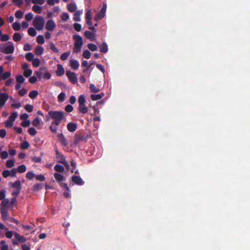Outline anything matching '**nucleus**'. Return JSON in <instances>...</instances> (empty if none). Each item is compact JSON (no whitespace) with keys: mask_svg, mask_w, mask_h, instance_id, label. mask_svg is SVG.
<instances>
[{"mask_svg":"<svg viewBox=\"0 0 250 250\" xmlns=\"http://www.w3.org/2000/svg\"><path fill=\"white\" fill-rule=\"evenodd\" d=\"M32 10L36 13L41 14L42 9L41 6L34 5L32 7Z\"/></svg>","mask_w":250,"mask_h":250,"instance_id":"30","label":"nucleus"},{"mask_svg":"<svg viewBox=\"0 0 250 250\" xmlns=\"http://www.w3.org/2000/svg\"><path fill=\"white\" fill-rule=\"evenodd\" d=\"M15 239L12 240V243L14 245H17L18 243H24L26 241V239L23 236L21 235L17 232L14 233Z\"/></svg>","mask_w":250,"mask_h":250,"instance_id":"5","label":"nucleus"},{"mask_svg":"<svg viewBox=\"0 0 250 250\" xmlns=\"http://www.w3.org/2000/svg\"><path fill=\"white\" fill-rule=\"evenodd\" d=\"M69 18V15L66 12H63L62 13L61 19L64 21H66Z\"/></svg>","mask_w":250,"mask_h":250,"instance_id":"54","label":"nucleus"},{"mask_svg":"<svg viewBox=\"0 0 250 250\" xmlns=\"http://www.w3.org/2000/svg\"><path fill=\"white\" fill-rule=\"evenodd\" d=\"M21 39V36L19 33H15L13 36V39L16 42L20 41Z\"/></svg>","mask_w":250,"mask_h":250,"instance_id":"36","label":"nucleus"},{"mask_svg":"<svg viewBox=\"0 0 250 250\" xmlns=\"http://www.w3.org/2000/svg\"><path fill=\"white\" fill-rule=\"evenodd\" d=\"M9 97L8 95L6 93H0V107H3Z\"/></svg>","mask_w":250,"mask_h":250,"instance_id":"7","label":"nucleus"},{"mask_svg":"<svg viewBox=\"0 0 250 250\" xmlns=\"http://www.w3.org/2000/svg\"><path fill=\"white\" fill-rule=\"evenodd\" d=\"M16 81L17 82V83H22L24 81H25V79L24 78V77H23L22 75H18L17 77H16Z\"/></svg>","mask_w":250,"mask_h":250,"instance_id":"49","label":"nucleus"},{"mask_svg":"<svg viewBox=\"0 0 250 250\" xmlns=\"http://www.w3.org/2000/svg\"><path fill=\"white\" fill-rule=\"evenodd\" d=\"M15 15V17L17 19H20L22 18L23 15V12L19 10L16 12Z\"/></svg>","mask_w":250,"mask_h":250,"instance_id":"48","label":"nucleus"},{"mask_svg":"<svg viewBox=\"0 0 250 250\" xmlns=\"http://www.w3.org/2000/svg\"><path fill=\"white\" fill-rule=\"evenodd\" d=\"M43 185L42 183H37L34 185L33 187V191H38L43 188Z\"/></svg>","mask_w":250,"mask_h":250,"instance_id":"31","label":"nucleus"},{"mask_svg":"<svg viewBox=\"0 0 250 250\" xmlns=\"http://www.w3.org/2000/svg\"><path fill=\"white\" fill-rule=\"evenodd\" d=\"M104 93H102L98 94H91L90 96L91 99L93 101H97L102 98L104 96Z\"/></svg>","mask_w":250,"mask_h":250,"instance_id":"23","label":"nucleus"},{"mask_svg":"<svg viewBox=\"0 0 250 250\" xmlns=\"http://www.w3.org/2000/svg\"><path fill=\"white\" fill-rule=\"evenodd\" d=\"M25 58L28 61H32L34 59V54L31 52L27 53L25 55Z\"/></svg>","mask_w":250,"mask_h":250,"instance_id":"47","label":"nucleus"},{"mask_svg":"<svg viewBox=\"0 0 250 250\" xmlns=\"http://www.w3.org/2000/svg\"><path fill=\"white\" fill-rule=\"evenodd\" d=\"M84 35L86 38L90 39L91 41H93V39L95 37L94 34L89 31H85L84 33Z\"/></svg>","mask_w":250,"mask_h":250,"instance_id":"21","label":"nucleus"},{"mask_svg":"<svg viewBox=\"0 0 250 250\" xmlns=\"http://www.w3.org/2000/svg\"><path fill=\"white\" fill-rule=\"evenodd\" d=\"M89 88H90V91L93 93L98 92L100 90V88L95 86V85L93 83H91L90 84Z\"/></svg>","mask_w":250,"mask_h":250,"instance_id":"35","label":"nucleus"},{"mask_svg":"<svg viewBox=\"0 0 250 250\" xmlns=\"http://www.w3.org/2000/svg\"><path fill=\"white\" fill-rule=\"evenodd\" d=\"M4 124L6 127H11L13 125V122L8 119L5 121Z\"/></svg>","mask_w":250,"mask_h":250,"instance_id":"61","label":"nucleus"},{"mask_svg":"<svg viewBox=\"0 0 250 250\" xmlns=\"http://www.w3.org/2000/svg\"><path fill=\"white\" fill-rule=\"evenodd\" d=\"M65 71L62 65L61 64H57V69L56 71V75L58 76H62L64 74Z\"/></svg>","mask_w":250,"mask_h":250,"instance_id":"14","label":"nucleus"},{"mask_svg":"<svg viewBox=\"0 0 250 250\" xmlns=\"http://www.w3.org/2000/svg\"><path fill=\"white\" fill-rule=\"evenodd\" d=\"M26 170V166L24 165H21L18 167L17 171H18L19 173H23L25 172Z\"/></svg>","mask_w":250,"mask_h":250,"instance_id":"39","label":"nucleus"},{"mask_svg":"<svg viewBox=\"0 0 250 250\" xmlns=\"http://www.w3.org/2000/svg\"><path fill=\"white\" fill-rule=\"evenodd\" d=\"M106 9V4L104 3L102 8L101 9L100 12L97 14L98 15L99 18L103 19L105 16V13Z\"/></svg>","mask_w":250,"mask_h":250,"instance_id":"17","label":"nucleus"},{"mask_svg":"<svg viewBox=\"0 0 250 250\" xmlns=\"http://www.w3.org/2000/svg\"><path fill=\"white\" fill-rule=\"evenodd\" d=\"M33 17V14L31 12H29L26 14L25 19L27 21H31Z\"/></svg>","mask_w":250,"mask_h":250,"instance_id":"62","label":"nucleus"},{"mask_svg":"<svg viewBox=\"0 0 250 250\" xmlns=\"http://www.w3.org/2000/svg\"><path fill=\"white\" fill-rule=\"evenodd\" d=\"M79 110L80 112L83 113V114L86 113L88 112L87 108L85 106V104H79Z\"/></svg>","mask_w":250,"mask_h":250,"instance_id":"26","label":"nucleus"},{"mask_svg":"<svg viewBox=\"0 0 250 250\" xmlns=\"http://www.w3.org/2000/svg\"><path fill=\"white\" fill-rule=\"evenodd\" d=\"M100 51L102 53H106L108 51V46L105 42H103L99 46Z\"/></svg>","mask_w":250,"mask_h":250,"instance_id":"22","label":"nucleus"},{"mask_svg":"<svg viewBox=\"0 0 250 250\" xmlns=\"http://www.w3.org/2000/svg\"><path fill=\"white\" fill-rule=\"evenodd\" d=\"M27 90L24 88H22L21 89H20L18 91V93L21 96H23L27 93Z\"/></svg>","mask_w":250,"mask_h":250,"instance_id":"63","label":"nucleus"},{"mask_svg":"<svg viewBox=\"0 0 250 250\" xmlns=\"http://www.w3.org/2000/svg\"><path fill=\"white\" fill-rule=\"evenodd\" d=\"M8 43L9 45L5 47H1L0 48L1 52L4 54H12L14 52L15 47L13 43L11 42H9Z\"/></svg>","mask_w":250,"mask_h":250,"instance_id":"4","label":"nucleus"},{"mask_svg":"<svg viewBox=\"0 0 250 250\" xmlns=\"http://www.w3.org/2000/svg\"><path fill=\"white\" fill-rule=\"evenodd\" d=\"M40 71L41 72L38 71L36 72V74L39 77H40L41 73H42L44 74V77L47 79H50L51 78V74L47 71L46 67H41V68L40 69Z\"/></svg>","mask_w":250,"mask_h":250,"instance_id":"8","label":"nucleus"},{"mask_svg":"<svg viewBox=\"0 0 250 250\" xmlns=\"http://www.w3.org/2000/svg\"><path fill=\"white\" fill-rule=\"evenodd\" d=\"M28 34L31 36L34 37L37 34V31L33 27H30L28 29Z\"/></svg>","mask_w":250,"mask_h":250,"instance_id":"37","label":"nucleus"},{"mask_svg":"<svg viewBox=\"0 0 250 250\" xmlns=\"http://www.w3.org/2000/svg\"><path fill=\"white\" fill-rule=\"evenodd\" d=\"M67 9L70 12H74L77 8V5L75 3H70L67 6Z\"/></svg>","mask_w":250,"mask_h":250,"instance_id":"25","label":"nucleus"},{"mask_svg":"<svg viewBox=\"0 0 250 250\" xmlns=\"http://www.w3.org/2000/svg\"><path fill=\"white\" fill-rule=\"evenodd\" d=\"M18 116V113L17 112H13L8 118V119L14 122L16 118Z\"/></svg>","mask_w":250,"mask_h":250,"instance_id":"40","label":"nucleus"},{"mask_svg":"<svg viewBox=\"0 0 250 250\" xmlns=\"http://www.w3.org/2000/svg\"><path fill=\"white\" fill-rule=\"evenodd\" d=\"M12 187L16 189V190H21V186L20 180H17L12 185Z\"/></svg>","mask_w":250,"mask_h":250,"instance_id":"28","label":"nucleus"},{"mask_svg":"<svg viewBox=\"0 0 250 250\" xmlns=\"http://www.w3.org/2000/svg\"><path fill=\"white\" fill-rule=\"evenodd\" d=\"M0 213L2 218L5 220L8 216V210L6 208H0Z\"/></svg>","mask_w":250,"mask_h":250,"instance_id":"18","label":"nucleus"},{"mask_svg":"<svg viewBox=\"0 0 250 250\" xmlns=\"http://www.w3.org/2000/svg\"><path fill=\"white\" fill-rule=\"evenodd\" d=\"M28 132L31 136H35L37 132L35 128L31 127L28 129Z\"/></svg>","mask_w":250,"mask_h":250,"instance_id":"53","label":"nucleus"},{"mask_svg":"<svg viewBox=\"0 0 250 250\" xmlns=\"http://www.w3.org/2000/svg\"><path fill=\"white\" fill-rule=\"evenodd\" d=\"M56 27V24L53 20H48L45 25V28L50 31H52Z\"/></svg>","mask_w":250,"mask_h":250,"instance_id":"9","label":"nucleus"},{"mask_svg":"<svg viewBox=\"0 0 250 250\" xmlns=\"http://www.w3.org/2000/svg\"><path fill=\"white\" fill-rule=\"evenodd\" d=\"M38 94H39V93H38V91L34 90L31 91L29 93V97L32 99H34L37 97Z\"/></svg>","mask_w":250,"mask_h":250,"instance_id":"32","label":"nucleus"},{"mask_svg":"<svg viewBox=\"0 0 250 250\" xmlns=\"http://www.w3.org/2000/svg\"><path fill=\"white\" fill-rule=\"evenodd\" d=\"M82 14V12L78 10L75 12L74 17H73V20L76 21H79L81 20L80 19V16Z\"/></svg>","mask_w":250,"mask_h":250,"instance_id":"27","label":"nucleus"},{"mask_svg":"<svg viewBox=\"0 0 250 250\" xmlns=\"http://www.w3.org/2000/svg\"><path fill=\"white\" fill-rule=\"evenodd\" d=\"M56 158L58 159L57 162L60 163H62L65 161L64 156L57 149L55 150Z\"/></svg>","mask_w":250,"mask_h":250,"instance_id":"12","label":"nucleus"},{"mask_svg":"<svg viewBox=\"0 0 250 250\" xmlns=\"http://www.w3.org/2000/svg\"><path fill=\"white\" fill-rule=\"evenodd\" d=\"M50 48L51 50H52L55 53H59V50L58 48H57L54 43L53 42H50Z\"/></svg>","mask_w":250,"mask_h":250,"instance_id":"50","label":"nucleus"},{"mask_svg":"<svg viewBox=\"0 0 250 250\" xmlns=\"http://www.w3.org/2000/svg\"><path fill=\"white\" fill-rule=\"evenodd\" d=\"M73 38L75 40L74 45L82 46L83 42L81 36L79 35H73Z\"/></svg>","mask_w":250,"mask_h":250,"instance_id":"10","label":"nucleus"},{"mask_svg":"<svg viewBox=\"0 0 250 250\" xmlns=\"http://www.w3.org/2000/svg\"><path fill=\"white\" fill-rule=\"evenodd\" d=\"M72 181L75 184L80 186L83 185L84 184L82 179L79 176H73L72 177Z\"/></svg>","mask_w":250,"mask_h":250,"instance_id":"13","label":"nucleus"},{"mask_svg":"<svg viewBox=\"0 0 250 250\" xmlns=\"http://www.w3.org/2000/svg\"><path fill=\"white\" fill-rule=\"evenodd\" d=\"M86 100L83 95H81L78 98V103L79 104H85Z\"/></svg>","mask_w":250,"mask_h":250,"instance_id":"45","label":"nucleus"},{"mask_svg":"<svg viewBox=\"0 0 250 250\" xmlns=\"http://www.w3.org/2000/svg\"><path fill=\"white\" fill-rule=\"evenodd\" d=\"M35 174L32 171H28L26 175V177L30 180H32Z\"/></svg>","mask_w":250,"mask_h":250,"instance_id":"57","label":"nucleus"},{"mask_svg":"<svg viewBox=\"0 0 250 250\" xmlns=\"http://www.w3.org/2000/svg\"><path fill=\"white\" fill-rule=\"evenodd\" d=\"M70 54V51H67L62 53L60 57L61 60H62V61L66 60L68 59V57L69 56Z\"/></svg>","mask_w":250,"mask_h":250,"instance_id":"34","label":"nucleus"},{"mask_svg":"<svg viewBox=\"0 0 250 250\" xmlns=\"http://www.w3.org/2000/svg\"><path fill=\"white\" fill-rule=\"evenodd\" d=\"M85 20L86 24L89 25V29L94 32H96V30L94 26H93V23L92 21L91 13L90 10L86 11L85 13Z\"/></svg>","mask_w":250,"mask_h":250,"instance_id":"3","label":"nucleus"},{"mask_svg":"<svg viewBox=\"0 0 250 250\" xmlns=\"http://www.w3.org/2000/svg\"><path fill=\"white\" fill-rule=\"evenodd\" d=\"M6 166L8 168H11L14 166V161L13 160H8L6 162Z\"/></svg>","mask_w":250,"mask_h":250,"instance_id":"51","label":"nucleus"},{"mask_svg":"<svg viewBox=\"0 0 250 250\" xmlns=\"http://www.w3.org/2000/svg\"><path fill=\"white\" fill-rule=\"evenodd\" d=\"M54 169L57 172H62L64 170V168L62 166L57 164L54 167Z\"/></svg>","mask_w":250,"mask_h":250,"instance_id":"29","label":"nucleus"},{"mask_svg":"<svg viewBox=\"0 0 250 250\" xmlns=\"http://www.w3.org/2000/svg\"><path fill=\"white\" fill-rule=\"evenodd\" d=\"M87 47L92 51H95L97 50V46L92 43H88Z\"/></svg>","mask_w":250,"mask_h":250,"instance_id":"46","label":"nucleus"},{"mask_svg":"<svg viewBox=\"0 0 250 250\" xmlns=\"http://www.w3.org/2000/svg\"><path fill=\"white\" fill-rule=\"evenodd\" d=\"M40 123V120L39 119V117L35 118L32 121V124L34 126H38Z\"/></svg>","mask_w":250,"mask_h":250,"instance_id":"56","label":"nucleus"},{"mask_svg":"<svg viewBox=\"0 0 250 250\" xmlns=\"http://www.w3.org/2000/svg\"><path fill=\"white\" fill-rule=\"evenodd\" d=\"M70 65L73 70H77L78 69L80 64L77 60H72L70 62Z\"/></svg>","mask_w":250,"mask_h":250,"instance_id":"16","label":"nucleus"},{"mask_svg":"<svg viewBox=\"0 0 250 250\" xmlns=\"http://www.w3.org/2000/svg\"><path fill=\"white\" fill-rule=\"evenodd\" d=\"M83 58L88 59L90 58L91 53L88 50L86 49L83 51Z\"/></svg>","mask_w":250,"mask_h":250,"instance_id":"41","label":"nucleus"},{"mask_svg":"<svg viewBox=\"0 0 250 250\" xmlns=\"http://www.w3.org/2000/svg\"><path fill=\"white\" fill-rule=\"evenodd\" d=\"M12 28L15 31H19L21 29V25L19 22H15L12 24Z\"/></svg>","mask_w":250,"mask_h":250,"instance_id":"44","label":"nucleus"},{"mask_svg":"<svg viewBox=\"0 0 250 250\" xmlns=\"http://www.w3.org/2000/svg\"><path fill=\"white\" fill-rule=\"evenodd\" d=\"M9 204V201L8 199H4L1 203V208H6V207Z\"/></svg>","mask_w":250,"mask_h":250,"instance_id":"55","label":"nucleus"},{"mask_svg":"<svg viewBox=\"0 0 250 250\" xmlns=\"http://www.w3.org/2000/svg\"><path fill=\"white\" fill-rule=\"evenodd\" d=\"M32 64L33 66L37 67L40 64V61L38 58L34 59L32 61Z\"/></svg>","mask_w":250,"mask_h":250,"instance_id":"52","label":"nucleus"},{"mask_svg":"<svg viewBox=\"0 0 250 250\" xmlns=\"http://www.w3.org/2000/svg\"><path fill=\"white\" fill-rule=\"evenodd\" d=\"M44 50V48L42 46H38L35 49V54L37 56H40L43 54Z\"/></svg>","mask_w":250,"mask_h":250,"instance_id":"20","label":"nucleus"},{"mask_svg":"<svg viewBox=\"0 0 250 250\" xmlns=\"http://www.w3.org/2000/svg\"><path fill=\"white\" fill-rule=\"evenodd\" d=\"M21 125L23 127H28L30 125V121L27 120L23 121L21 123Z\"/></svg>","mask_w":250,"mask_h":250,"instance_id":"64","label":"nucleus"},{"mask_svg":"<svg viewBox=\"0 0 250 250\" xmlns=\"http://www.w3.org/2000/svg\"><path fill=\"white\" fill-rule=\"evenodd\" d=\"M58 137V139L60 141V142L63 146H65L68 145L67 140H66L65 136L62 133H59Z\"/></svg>","mask_w":250,"mask_h":250,"instance_id":"11","label":"nucleus"},{"mask_svg":"<svg viewBox=\"0 0 250 250\" xmlns=\"http://www.w3.org/2000/svg\"><path fill=\"white\" fill-rule=\"evenodd\" d=\"M65 94L64 92H61L58 96V101L62 102L65 100Z\"/></svg>","mask_w":250,"mask_h":250,"instance_id":"38","label":"nucleus"},{"mask_svg":"<svg viewBox=\"0 0 250 250\" xmlns=\"http://www.w3.org/2000/svg\"><path fill=\"white\" fill-rule=\"evenodd\" d=\"M29 146V143L27 141H23L21 145V148L23 149H26Z\"/></svg>","mask_w":250,"mask_h":250,"instance_id":"42","label":"nucleus"},{"mask_svg":"<svg viewBox=\"0 0 250 250\" xmlns=\"http://www.w3.org/2000/svg\"><path fill=\"white\" fill-rule=\"evenodd\" d=\"M37 42L40 44H43L44 42V37L42 35H40L36 38Z\"/></svg>","mask_w":250,"mask_h":250,"instance_id":"43","label":"nucleus"},{"mask_svg":"<svg viewBox=\"0 0 250 250\" xmlns=\"http://www.w3.org/2000/svg\"><path fill=\"white\" fill-rule=\"evenodd\" d=\"M48 114L50 117L54 120H63L64 118V112L60 111H52L51 110L48 112Z\"/></svg>","mask_w":250,"mask_h":250,"instance_id":"2","label":"nucleus"},{"mask_svg":"<svg viewBox=\"0 0 250 250\" xmlns=\"http://www.w3.org/2000/svg\"><path fill=\"white\" fill-rule=\"evenodd\" d=\"M54 176L59 184H61V183H62L61 182L64 180V176L62 174L58 172L55 173L54 174Z\"/></svg>","mask_w":250,"mask_h":250,"instance_id":"19","label":"nucleus"},{"mask_svg":"<svg viewBox=\"0 0 250 250\" xmlns=\"http://www.w3.org/2000/svg\"><path fill=\"white\" fill-rule=\"evenodd\" d=\"M32 73V70L30 69L25 70L23 72V75L26 78H28L30 76H31Z\"/></svg>","mask_w":250,"mask_h":250,"instance_id":"58","label":"nucleus"},{"mask_svg":"<svg viewBox=\"0 0 250 250\" xmlns=\"http://www.w3.org/2000/svg\"><path fill=\"white\" fill-rule=\"evenodd\" d=\"M11 75V74L10 71H6L4 73H2V74L0 75V81L2 80H5L9 78L10 77Z\"/></svg>","mask_w":250,"mask_h":250,"instance_id":"24","label":"nucleus"},{"mask_svg":"<svg viewBox=\"0 0 250 250\" xmlns=\"http://www.w3.org/2000/svg\"><path fill=\"white\" fill-rule=\"evenodd\" d=\"M66 75L69 80L73 84L76 83L78 82L77 74L70 70L66 72Z\"/></svg>","mask_w":250,"mask_h":250,"instance_id":"6","label":"nucleus"},{"mask_svg":"<svg viewBox=\"0 0 250 250\" xmlns=\"http://www.w3.org/2000/svg\"><path fill=\"white\" fill-rule=\"evenodd\" d=\"M77 125L73 122H70L67 125V128L70 132H74L77 129Z\"/></svg>","mask_w":250,"mask_h":250,"instance_id":"15","label":"nucleus"},{"mask_svg":"<svg viewBox=\"0 0 250 250\" xmlns=\"http://www.w3.org/2000/svg\"><path fill=\"white\" fill-rule=\"evenodd\" d=\"M8 156V153L6 151H2L0 153V157L2 159H6Z\"/></svg>","mask_w":250,"mask_h":250,"instance_id":"60","label":"nucleus"},{"mask_svg":"<svg viewBox=\"0 0 250 250\" xmlns=\"http://www.w3.org/2000/svg\"><path fill=\"white\" fill-rule=\"evenodd\" d=\"M44 24V21L43 18L40 16H36L33 21V25L38 30H42L43 28Z\"/></svg>","mask_w":250,"mask_h":250,"instance_id":"1","label":"nucleus"},{"mask_svg":"<svg viewBox=\"0 0 250 250\" xmlns=\"http://www.w3.org/2000/svg\"><path fill=\"white\" fill-rule=\"evenodd\" d=\"M1 245L0 250H8V246L6 244V242L4 240H1L0 242Z\"/></svg>","mask_w":250,"mask_h":250,"instance_id":"33","label":"nucleus"},{"mask_svg":"<svg viewBox=\"0 0 250 250\" xmlns=\"http://www.w3.org/2000/svg\"><path fill=\"white\" fill-rule=\"evenodd\" d=\"M24 108L27 112H31L33 110V106L29 104H27L25 105Z\"/></svg>","mask_w":250,"mask_h":250,"instance_id":"59","label":"nucleus"}]
</instances>
